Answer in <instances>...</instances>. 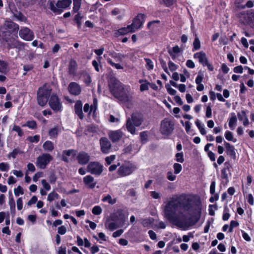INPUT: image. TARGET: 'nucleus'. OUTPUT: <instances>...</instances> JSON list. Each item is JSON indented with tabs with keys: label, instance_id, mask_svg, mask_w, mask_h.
Returning a JSON list of instances; mask_svg holds the SVG:
<instances>
[{
	"label": "nucleus",
	"instance_id": "4d7b16f0",
	"mask_svg": "<svg viewBox=\"0 0 254 254\" xmlns=\"http://www.w3.org/2000/svg\"><path fill=\"white\" fill-rule=\"evenodd\" d=\"M174 173L176 174H179L182 170V167L181 164L175 163L173 165Z\"/></svg>",
	"mask_w": 254,
	"mask_h": 254
},
{
	"label": "nucleus",
	"instance_id": "0e129e2a",
	"mask_svg": "<svg viewBox=\"0 0 254 254\" xmlns=\"http://www.w3.org/2000/svg\"><path fill=\"white\" fill-rule=\"evenodd\" d=\"M9 169V165L6 163H0V170L1 171H7Z\"/></svg>",
	"mask_w": 254,
	"mask_h": 254
},
{
	"label": "nucleus",
	"instance_id": "cd10ccee",
	"mask_svg": "<svg viewBox=\"0 0 254 254\" xmlns=\"http://www.w3.org/2000/svg\"><path fill=\"white\" fill-rule=\"evenodd\" d=\"M237 115L239 120L243 122V124L244 126H247L249 124L248 118L244 111H242L241 112L238 113Z\"/></svg>",
	"mask_w": 254,
	"mask_h": 254
},
{
	"label": "nucleus",
	"instance_id": "dca6fc26",
	"mask_svg": "<svg viewBox=\"0 0 254 254\" xmlns=\"http://www.w3.org/2000/svg\"><path fill=\"white\" fill-rule=\"evenodd\" d=\"M124 133L121 129L110 130L108 132L109 138L113 142H117L123 137Z\"/></svg>",
	"mask_w": 254,
	"mask_h": 254
},
{
	"label": "nucleus",
	"instance_id": "473e14b6",
	"mask_svg": "<svg viewBox=\"0 0 254 254\" xmlns=\"http://www.w3.org/2000/svg\"><path fill=\"white\" fill-rule=\"evenodd\" d=\"M237 121V119L235 114L234 113H231V117L229 121V127L231 129L233 130L234 129Z\"/></svg>",
	"mask_w": 254,
	"mask_h": 254
},
{
	"label": "nucleus",
	"instance_id": "bb28decb",
	"mask_svg": "<svg viewBox=\"0 0 254 254\" xmlns=\"http://www.w3.org/2000/svg\"><path fill=\"white\" fill-rule=\"evenodd\" d=\"M180 49L178 46L174 47L172 49L169 50V53L173 60H175L180 56Z\"/></svg>",
	"mask_w": 254,
	"mask_h": 254
},
{
	"label": "nucleus",
	"instance_id": "3c124183",
	"mask_svg": "<svg viewBox=\"0 0 254 254\" xmlns=\"http://www.w3.org/2000/svg\"><path fill=\"white\" fill-rule=\"evenodd\" d=\"M160 21L159 20L150 21L147 24V27L151 30H154L157 27V25H158Z\"/></svg>",
	"mask_w": 254,
	"mask_h": 254
},
{
	"label": "nucleus",
	"instance_id": "052dcab7",
	"mask_svg": "<svg viewBox=\"0 0 254 254\" xmlns=\"http://www.w3.org/2000/svg\"><path fill=\"white\" fill-rule=\"evenodd\" d=\"M150 196L154 199H159L162 196V194L160 192L152 191L150 192Z\"/></svg>",
	"mask_w": 254,
	"mask_h": 254
},
{
	"label": "nucleus",
	"instance_id": "09e8293b",
	"mask_svg": "<svg viewBox=\"0 0 254 254\" xmlns=\"http://www.w3.org/2000/svg\"><path fill=\"white\" fill-rule=\"evenodd\" d=\"M144 60L146 62V67L148 70H152L154 68L153 62L149 59L145 58Z\"/></svg>",
	"mask_w": 254,
	"mask_h": 254
},
{
	"label": "nucleus",
	"instance_id": "f704fd0d",
	"mask_svg": "<svg viewBox=\"0 0 254 254\" xmlns=\"http://www.w3.org/2000/svg\"><path fill=\"white\" fill-rule=\"evenodd\" d=\"M43 149L47 151L51 152L54 148V144L51 141H46L43 145Z\"/></svg>",
	"mask_w": 254,
	"mask_h": 254
},
{
	"label": "nucleus",
	"instance_id": "680f3d73",
	"mask_svg": "<svg viewBox=\"0 0 254 254\" xmlns=\"http://www.w3.org/2000/svg\"><path fill=\"white\" fill-rule=\"evenodd\" d=\"M20 153V150L18 148H15L13 151L8 154V157H12L15 158L17 155Z\"/></svg>",
	"mask_w": 254,
	"mask_h": 254
},
{
	"label": "nucleus",
	"instance_id": "f3484780",
	"mask_svg": "<svg viewBox=\"0 0 254 254\" xmlns=\"http://www.w3.org/2000/svg\"><path fill=\"white\" fill-rule=\"evenodd\" d=\"M68 90L70 94L73 95L77 96L81 93V87L77 83L72 82L68 85Z\"/></svg>",
	"mask_w": 254,
	"mask_h": 254
},
{
	"label": "nucleus",
	"instance_id": "f257e3e1",
	"mask_svg": "<svg viewBox=\"0 0 254 254\" xmlns=\"http://www.w3.org/2000/svg\"><path fill=\"white\" fill-rule=\"evenodd\" d=\"M202 205L199 198L186 197L181 202L171 198L164 207V217L171 223L186 230L199 220Z\"/></svg>",
	"mask_w": 254,
	"mask_h": 254
},
{
	"label": "nucleus",
	"instance_id": "bf43d9fd",
	"mask_svg": "<svg viewBox=\"0 0 254 254\" xmlns=\"http://www.w3.org/2000/svg\"><path fill=\"white\" fill-rule=\"evenodd\" d=\"M98 106V101L97 99L94 98L93 99V104L91 105L90 107V112H95L96 110L97 109Z\"/></svg>",
	"mask_w": 254,
	"mask_h": 254
},
{
	"label": "nucleus",
	"instance_id": "393cba45",
	"mask_svg": "<svg viewBox=\"0 0 254 254\" xmlns=\"http://www.w3.org/2000/svg\"><path fill=\"white\" fill-rule=\"evenodd\" d=\"M129 32H134V30L131 29V26L129 25L127 27H123L118 29L115 33L117 36L124 35Z\"/></svg>",
	"mask_w": 254,
	"mask_h": 254
},
{
	"label": "nucleus",
	"instance_id": "864d4df0",
	"mask_svg": "<svg viewBox=\"0 0 254 254\" xmlns=\"http://www.w3.org/2000/svg\"><path fill=\"white\" fill-rule=\"evenodd\" d=\"M14 193L16 196H18L20 194H23L24 193V190L23 188L19 186L17 188L14 189Z\"/></svg>",
	"mask_w": 254,
	"mask_h": 254
},
{
	"label": "nucleus",
	"instance_id": "4468645a",
	"mask_svg": "<svg viewBox=\"0 0 254 254\" xmlns=\"http://www.w3.org/2000/svg\"><path fill=\"white\" fill-rule=\"evenodd\" d=\"M19 36L25 41H32L34 38L33 32L28 28L22 27L19 32Z\"/></svg>",
	"mask_w": 254,
	"mask_h": 254
},
{
	"label": "nucleus",
	"instance_id": "a19ab883",
	"mask_svg": "<svg viewBox=\"0 0 254 254\" xmlns=\"http://www.w3.org/2000/svg\"><path fill=\"white\" fill-rule=\"evenodd\" d=\"M22 127H27L32 129H36L37 127V124L35 121H28L26 123L22 126Z\"/></svg>",
	"mask_w": 254,
	"mask_h": 254
},
{
	"label": "nucleus",
	"instance_id": "9b49d317",
	"mask_svg": "<svg viewBox=\"0 0 254 254\" xmlns=\"http://www.w3.org/2000/svg\"><path fill=\"white\" fill-rule=\"evenodd\" d=\"M109 86L110 88V91L113 95V89L116 90V91L120 93V92L124 89V88L126 86L120 82L118 80L115 78L110 79L109 82Z\"/></svg>",
	"mask_w": 254,
	"mask_h": 254
},
{
	"label": "nucleus",
	"instance_id": "774afa93",
	"mask_svg": "<svg viewBox=\"0 0 254 254\" xmlns=\"http://www.w3.org/2000/svg\"><path fill=\"white\" fill-rule=\"evenodd\" d=\"M168 66L171 71L176 70L178 68V66L170 61L168 63Z\"/></svg>",
	"mask_w": 254,
	"mask_h": 254
},
{
	"label": "nucleus",
	"instance_id": "de8ad7c7",
	"mask_svg": "<svg viewBox=\"0 0 254 254\" xmlns=\"http://www.w3.org/2000/svg\"><path fill=\"white\" fill-rule=\"evenodd\" d=\"M59 132V128L57 127H54L51 128L49 131V135L50 136V138L56 137Z\"/></svg>",
	"mask_w": 254,
	"mask_h": 254
},
{
	"label": "nucleus",
	"instance_id": "f8f14e48",
	"mask_svg": "<svg viewBox=\"0 0 254 254\" xmlns=\"http://www.w3.org/2000/svg\"><path fill=\"white\" fill-rule=\"evenodd\" d=\"M145 15L143 14H138L132 20L131 24L129 25L131 29L135 32L136 30L140 28L143 23L144 22Z\"/></svg>",
	"mask_w": 254,
	"mask_h": 254
},
{
	"label": "nucleus",
	"instance_id": "20e7f679",
	"mask_svg": "<svg viewBox=\"0 0 254 254\" xmlns=\"http://www.w3.org/2000/svg\"><path fill=\"white\" fill-rule=\"evenodd\" d=\"M174 129V123L171 120L165 118L161 123L160 131L161 133L165 136L172 134Z\"/></svg>",
	"mask_w": 254,
	"mask_h": 254
},
{
	"label": "nucleus",
	"instance_id": "69168bd1",
	"mask_svg": "<svg viewBox=\"0 0 254 254\" xmlns=\"http://www.w3.org/2000/svg\"><path fill=\"white\" fill-rule=\"evenodd\" d=\"M191 125V124L189 121H187V122H185V126L184 127H185L186 132L188 134L190 133Z\"/></svg>",
	"mask_w": 254,
	"mask_h": 254
},
{
	"label": "nucleus",
	"instance_id": "c03bdc74",
	"mask_svg": "<svg viewBox=\"0 0 254 254\" xmlns=\"http://www.w3.org/2000/svg\"><path fill=\"white\" fill-rule=\"evenodd\" d=\"M153 223V219L152 218H148L142 220L141 222L142 225L144 227H150Z\"/></svg>",
	"mask_w": 254,
	"mask_h": 254
},
{
	"label": "nucleus",
	"instance_id": "c85d7f7f",
	"mask_svg": "<svg viewBox=\"0 0 254 254\" xmlns=\"http://www.w3.org/2000/svg\"><path fill=\"white\" fill-rule=\"evenodd\" d=\"M224 145L226 149L227 154L230 156L231 157L234 158L236 155L234 147L225 141H224Z\"/></svg>",
	"mask_w": 254,
	"mask_h": 254
},
{
	"label": "nucleus",
	"instance_id": "b1692460",
	"mask_svg": "<svg viewBox=\"0 0 254 254\" xmlns=\"http://www.w3.org/2000/svg\"><path fill=\"white\" fill-rule=\"evenodd\" d=\"M77 67L76 62L74 60H71L68 65V72L70 75H74L76 74Z\"/></svg>",
	"mask_w": 254,
	"mask_h": 254
},
{
	"label": "nucleus",
	"instance_id": "f03ea898",
	"mask_svg": "<svg viewBox=\"0 0 254 254\" xmlns=\"http://www.w3.org/2000/svg\"><path fill=\"white\" fill-rule=\"evenodd\" d=\"M71 0H59L55 3V0H48V8L55 14H61L64 9L69 7L71 4Z\"/></svg>",
	"mask_w": 254,
	"mask_h": 254
},
{
	"label": "nucleus",
	"instance_id": "ddd939ff",
	"mask_svg": "<svg viewBox=\"0 0 254 254\" xmlns=\"http://www.w3.org/2000/svg\"><path fill=\"white\" fill-rule=\"evenodd\" d=\"M49 104L50 107L55 111L59 112L62 110V105L57 96L52 95L49 100Z\"/></svg>",
	"mask_w": 254,
	"mask_h": 254
},
{
	"label": "nucleus",
	"instance_id": "5fc2aeb1",
	"mask_svg": "<svg viewBox=\"0 0 254 254\" xmlns=\"http://www.w3.org/2000/svg\"><path fill=\"white\" fill-rule=\"evenodd\" d=\"M12 130L17 132L19 136H22L23 135V132L22 129L18 126L14 125Z\"/></svg>",
	"mask_w": 254,
	"mask_h": 254
},
{
	"label": "nucleus",
	"instance_id": "603ef678",
	"mask_svg": "<svg viewBox=\"0 0 254 254\" xmlns=\"http://www.w3.org/2000/svg\"><path fill=\"white\" fill-rule=\"evenodd\" d=\"M248 20L247 21L248 23H252L254 22V11H250L247 14Z\"/></svg>",
	"mask_w": 254,
	"mask_h": 254
},
{
	"label": "nucleus",
	"instance_id": "1a4fd4ad",
	"mask_svg": "<svg viewBox=\"0 0 254 254\" xmlns=\"http://www.w3.org/2000/svg\"><path fill=\"white\" fill-rule=\"evenodd\" d=\"M127 217L128 213L122 209H118L115 213L111 215V219L112 221L118 222L122 225L124 224Z\"/></svg>",
	"mask_w": 254,
	"mask_h": 254
},
{
	"label": "nucleus",
	"instance_id": "ea45409f",
	"mask_svg": "<svg viewBox=\"0 0 254 254\" xmlns=\"http://www.w3.org/2000/svg\"><path fill=\"white\" fill-rule=\"evenodd\" d=\"M225 137L228 141H232L233 142L237 141V139L233 136L232 133L230 131L227 130L225 132Z\"/></svg>",
	"mask_w": 254,
	"mask_h": 254
},
{
	"label": "nucleus",
	"instance_id": "412c9836",
	"mask_svg": "<svg viewBox=\"0 0 254 254\" xmlns=\"http://www.w3.org/2000/svg\"><path fill=\"white\" fill-rule=\"evenodd\" d=\"M82 103L80 100L77 101L74 105L75 113L80 120L83 119L84 117L82 111Z\"/></svg>",
	"mask_w": 254,
	"mask_h": 254
},
{
	"label": "nucleus",
	"instance_id": "4c0bfd02",
	"mask_svg": "<svg viewBox=\"0 0 254 254\" xmlns=\"http://www.w3.org/2000/svg\"><path fill=\"white\" fill-rule=\"evenodd\" d=\"M195 124L199 129L200 133L202 135H205L206 133V132L204 128V125L202 124L198 120H196L195 121Z\"/></svg>",
	"mask_w": 254,
	"mask_h": 254
},
{
	"label": "nucleus",
	"instance_id": "5701e85b",
	"mask_svg": "<svg viewBox=\"0 0 254 254\" xmlns=\"http://www.w3.org/2000/svg\"><path fill=\"white\" fill-rule=\"evenodd\" d=\"M83 182L85 185L90 189H93L95 188L96 182L94 181V178L91 175H87L84 177L83 179Z\"/></svg>",
	"mask_w": 254,
	"mask_h": 254
},
{
	"label": "nucleus",
	"instance_id": "338daca9",
	"mask_svg": "<svg viewBox=\"0 0 254 254\" xmlns=\"http://www.w3.org/2000/svg\"><path fill=\"white\" fill-rule=\"evenodd\" d=\"M41 183L43 187H44L46 190L49 191L51 190L50 185L47 182V181L45 180H42L41 181Z\"/></svg>",
	"mask_w": 254,
	"mask_h": 254
},
{
	"label": "nucleus",
	"instance_id": "0eeeda50",
	"mask_svg": "<svg viewBox=\"0 0 254 254\" xmlns=\"http://www.w3.org/2000/svg\"><path fill=\"white\" fill-rule=\"evenodd\" d=\"M103 170V166L98 162H91L87 166V172L90 174L99 176Z\"/></svg>",
	"mask_w": 254,
	"mask_h": 254
},
{
	"label": "nucleus",
	"instance_id": "2eb2a0df",
	"mask_svg": "<svg viewBox=\"0 0 254 254\" xmlns=\"http://www.w3.org/2000/svg\"><path fill=\"white\" fill-rule=\"evenodd\" d=\"M100 145L101 151L104 154H108L110 152L112 145L107 137H103L100 139Z\"/></svg>",
	"mask_w": 254,
	"mask_h": 254
},
{
	"label": "nucleus",
	"instance_id": "c756f323",
	"mask_svg": "<svg viewBox=\"0 0 254 254\" xmlns=\"http://www.w3.org/2000/svg\"><path fill=\"white\" fill-rule=\"evenodd\" d=\"M8 64L5 61L0 60V72L6 74L9 72Z\"/></svg>",
	"mask_w": 254,
	"mask_h": 254
},
{
	"label": "nucleus",
	"instance_id": "6e6d98bb",
	"mask_svg": "<svg viewBox=\"0 0 254 254\" xmlns=\"http://www.w3.org/2000/svg\"><path fill=\"white\" fill-rule=\"evenodd\" d=\"M176 160L180 163H183L184 161V155L183 152L177 153L175 155Z\"/></svg>",
	"mask_w": 254,
	"mask_h": 254
},
{
	"label": "nucleus",
	"instance_id": "e2e57ef3",
	"mask_svg": "<svg viewBox=\"0 0 254 254\" xmlns=\"http://www.w3.org/2000/svg\"><path fill=\"white\" fill-rule=\"evenodd\" d=\"M165 87L167 90V92L171 95H175L176 93V91L173 89L170 85L167 84L165 86Z\"/></svg>",
	"mask_w": 254,
	"mask_h": 254
},
{
	"label": "nucleus",
	"instance_id": "aec40b11",
	"mask_svg": "<svg viewBox=\"0 0 254 254\" xmlns=\"http://www.w3.org/2000/svg\"><path fill=\"white\" fill-rule=\"evenodd\" d=\"M130 120L135 126L139 127L141 125L143 121V117L141 114L135 113L132 114Z\"/></svg>",
	"mask_w": 254,
	"mask_h": 254
},
{
	"label": "nucleus",
	"instance_id": "79ce46f5",
	"mask_svg": "<svg viewBox=\"0 0 254 254\" xmlns=\"http://www.w3.org/2000/svg\"><path fill=\"white\" fill-rule=\"evenodd\" d=\"M73 11L74 12H77L79 10L81 3V0H73Z\"/></svg>",
	"mask_w": 254,
	"mask_h": 254
},
{
	"label": "nucleus",
	"instance_id": "a878e982",
	"mask_svg": "<svg viewBox=\"0 0 254 254\" xmlns=\"http://www.w3.org/2000/svg\"><path fill=\"white\" fill-rule=\"evenodd\" d=\"M125 10L119 8H115L111 11V14L113 16L118 15L117 17L118 20H121L124 16Z\"/></svg>",
	"mask_w": 254,
	"mask_h": 254
},
{
	"label": "nucleus",
	"instance_id": "37998d69",
	"mask_svg": "<svg viewBox=\"0 0 254 254\" xmlns=\"http://www.w3.org/2000/svg\"><path fill=\"white\" fill-rule=\"evenodd\" d=\"M13 16L19 21L24 22L26 21V17L24 16L20 12H16L15 13H14Z\"/></svg>",
	"mask_w": 254,
	"mask_h": 254
},
{
	"label": "nucleus",
	"instance_id": "39448f33",
	"mask_svg": "<svg viewBox=\"0 0 254 254\" xmlns=\"http://www.w3.org/2000/svg\"><path fill=\"white\" fill-rule=\"evenodd\" d=\"M136 169V167L134 163L127 162L120 167L117 172L120 177H125L130 175Z\"/></svg>",
	"mask_w": 254,
	"mask_h": 254
},
{
	"label": "nucleus",
	"instance_id": "8fccbe9b",
	"mask_svg": "<svg viewBox=\"0 0 254 254\" xmlns=\"http://www.w3.org/2000/svg\"><path fill=\"white\" fill-rule=\"evenodd\" d=\"M82 18V16L81 15L80 13H78L76 14L74 18V20L75 21L77 25V27L78 28H80L81 26V20Z\"/></svg>",
	"mask_w": 254,
	"mask_h": 254
},
{
	"label": "nucleus",
	"instance_id": "2f4dec72",
	"mask_svg": "<svg viewBox=\"0 0 254 254\" xmlns=\"http://www.w3.org/2000/svg\"><path fill=\"white\" fill-rule=\"evenodd\" d=\"M9 197L8 204L10 206V212L12 214H14L15 213V203L12 194L10 191H9Z\"/></svg>",
	"mask_w": 254,
	"mask_h": 254
},
{
	"label": "nucleus",
	"instance_id": "7ed1b4c3",
	"mask_svg": "<svg viewBox=\"0 0 254 254\" xmlns=\"http://www.w3.org/2000/svg\"><path fill=\"white\" fill-rule=\"evenodd\" d=\"M51 92V89L46 84L38 89L37 100L39 105L43 107L46 105Z\"/></svg>",
	"mask_w": 254,
	"mask_h": 254
},
{
	"label": "nucleus",
	"instance_id": "c9c22d12",
	"mask_svg": "<svg viewBox=\"0 0 254 254\" xmlns=\"http://www.w3.org/2000/svg\"><path fill=\"white\" fill-rule=\"evenodd\" d=\"M102 201L113 205L116 203L117 199L116 198H113L110 194H108L103 197Z\"/></svg>",
	"mask_w": 254,
	"mask_h": 254
},
{
	"label": "nucleus",
	"instance_id": "e433bc0d",
	"mask_svg": "<svg viewBox=\"0 0 254 254\" xmlns=\"http://www.w3.org/2000/svg\"><path fill=\"white\" fill-rule=\"evenodd\" d=\"M193 48L192 49V51L193 52L197 51L200 49L201 45H200V42L197 36H195L194 40L193 42Z\"/></svg>",
	"mask_w": 254,
	"mask_h": 254
},
{
	"label": "nucleus",
	"instance_id": "49530a36",
	"mask_svg": "<svg viewBox=\"0 0 254 254\" xmlns=\"http://www.w3.org/2000/svg\"><path fill=\"white\" fill-rule=\"evenodd\" d=\"M59 195L55 191L50 192L48 196L47 200L50 202L53 201L55 199H58Z\"/></svg>",
	"mask_w": 254,
	"mask_h": 254
},
{
	"label": "nucleus",
	"instance_id": "4be33fe9",
	"mask_svg": "<svg viewBox=\"0 0 254 254\" xmlns=\"http://www.w3.org/2000/svg\"><path fill=\"white\" fill-rule=\"evenodd\" d=\"M194 59H197L200 64H202L203 66L207 64V60L205 53L203 52H199L195 53L193 55Z\"/></svg>",
	"mask_w": 254,
	"mask_h": 254
},
{
	"label": "nucleus",
	"instance_id": "6e6552de",
	"mask_svg": "<svg viewBox=\"0 0 254 254\" xmlns=\"http://www.w3.org/2000/svg\"><path fill=\"white\" fill-rule=\"evenodd\" d=\"M52 159L53 157L50 154H42L37 157L36 163V166L41 169H44Z\"/></svg>",
	"mask_w": 254,
	"mask_h": 254
},
{
	"label": "nucleus",
	"instance_id": "72a5a7b5",
	"mask_svg": "<svg viewBox=\"0 0 254 254\" xmlns=\"http://www.w3.org/2000/svg\"><path fill=\"white\" fill-rule=\"evenodd\" d=\"M105 225L107 229L112 231L115 230L119 227L117 222H110L109 220L106 221Z\"/></svg>",
	"mask_w": 254,
	"mask_h": 254
},
{
	"label": "nucleus",
	"instance_id": "9d476101",
	"mask_svg": "<svg viewBox=\"0 0 254 254\" xmlns=\"http://www.w3.org/2000/svg\"><path fill=\"white\" fill-rule=\"evenodd\" d=\"M5 43L9 49L16 48L20 50L24 48V44L15 38L9 36L5 39Z\"/></svg>",
	"mask_w": 254,
	"mask_h": 254
},
{
	"label": "nucleus",
	"instance_id": "58836bf2",
	"mask_svg": "<svg viewBox=\"0 0 254 254\" xmlns=\"http://www.w3.org/2000/svg\"><path fill=\"white\" fill-rule=\"evenodd\" d=\"M139 82L141 83L140 86V90L141 91H144L148 89L149 82L146 80L140 79L139 80Z\"/></svg>",
	"mask_w": 254,
	"mask_h": 254
},
{
	"label": "nucleus",
	"instance_id": "6ab92c4d",
	"mask_svg": "<svg viewBox=\"0 0 254 254\" xmlns=\"http://www.w3.org/2000/svg\"><path fill=\"white\" fill-rule=\"evenodd\" d=\"M77 159L79 164L85 165L87 164L90 160L89 154L84 151L80 152L77 156Z\"/></svg>",
	"mask_w": 254,
	"mask_h": 254
},
{
	"label": "nucleus",
	"instance_id": "a18cd8bd",
	"mask_svg": "<svg viewBox=\"0 0 254 254\" xmlns=\"http://www.w3.org/2000/svg\"><path fill=\"white\" fill-rule=\"evenodd\" d=\"M107 61L109 64L117 69H123L124 68V67L120 64H116L114 63L110 59H108Z\"/></svg>",
	"mask_w": 254,
	"mask_h": 254
},
{
	"label": "nucleus",
	"instance_id": "423d86ee",
	"mask_svg": "<svg viewBox=\"0 0 254 254\" xmlns=\"http://www.w3.org/2000/svg\"><path fill=\"white\" fill-rule=\"evenodd\" d=\"M112 91L114 97L123 102H129L132 98L129 86H126L120 93H117L114 89H113Z\"/></svg>",
	"mask_w": 254,
	"mask_h": 254
},
{
	"label": "nucleus",
	"instance_id": "a211bd4d",
	"mask_svg": "<svg viewBox=\"0 0 254 254\" xmlns=\"http://www.w3.org/2000/svg\"><path fill=\"white\" fill-rule=\"evenodd\" d=\"M76 151L73 149L64 150L63 152L62 159L66 162L72 161L76 155Z\"/></svg>",
	"mask_w": 254,
	"mask_h": 254
},
{
	"label": "nucleus",
	"instance_id": "13d9d810",
	"mask_svg": "<svg viewBox=\"0 0 254 254\" xmlns=\"http://www.w3.org/2000/svg\"><path fill=\"white\" fill-rule=\"evenodd\" d=\"M102 210L100 206H95L92 208V212L94 215H99L102 213Z\"/></svg>",
	"mask_w": 254,
	"mask_h": 254
},
{
	"label": "nucleus",
	"instance_id": "7c9ffc66",
	"mask_svg": "<svg viewBox=\"0 0 254 254\" xmlns=\"http://www.w3.org/2000/svg\"><path fill=\"white\" fill-rule=\"evenodd\" d=\"M135 127V126L133 124V123L132 122L130 119L128 118L127 120L126 123V127L127 131L132 134H134L136 131Z\"/></svg>",
	"mask_w": 254,
	"mask_h": 254
}]
</instances>
